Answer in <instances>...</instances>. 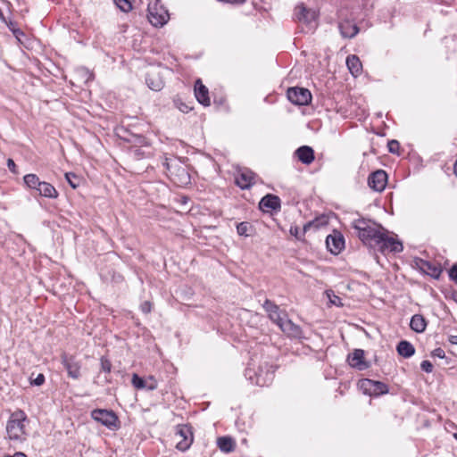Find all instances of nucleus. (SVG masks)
<instances>
[{
    "label": "nucleus",
    "mask_w": 457,
    "mask_h": 457,
    "mask_svg": "<svg viewBox=\"0 0 457 457\" xmlns=\"http://www.w3.org/2000/svg\"><path fill=\"white\" fill-rule=\"evenodd\" d=\"M352 226L363 244L370 247H373L378 238L381 239L384 228L371 220L359 218L353 220Z\"/></svg>",
    "instance_id": "nucleus-1"
},
{
    "label": "nucleus",
    "mask_w": 457,
    "mask_h": 457,
    "mask_svg": "<svg viewBox=\"0 0 457 457\" xmlns=\"http://www.w3.org/2000/svg\"><path fill=\"white\" fill-rule=\"evenodd\" d=\"M29 420L26 413L21 410L12 412L6 424L7 436L11 441L22 443L28 436L27 426Z\"/></svg>",
    "instance_id": "nucleus-2"
},
{
    "label": "nucleus",
    "mask_w": 457,
    "mask_h": 457,
    "mask_svg": "<svg viewBox=\"0 0 457 457\" xmlns=\"http://www.w3.org/2000/svg\"><path fill=\"white\" fill-rule=\"evenodd\" d=\"M373 247H377L382 253H400L403 250L402 242L390 236L386 228L381 233V239L378 238Z\"/></svg>",
    "instance_id": "nucleus-3"
},
{
    "label": "nucleus",
    "mask_w": 457,
    "mask_h": 457,
    "mask_svg": "<svg viewBox=\"0 0 457 457\" xmlns=\"http://www.w3.org/2000/svg\"><path fill=\"white\" fill-rule=\"evenodd\" d=\"M148 20L155 27L163 26L169 20L168 11L156 0L148 5Z\"/></svg>",
    "instance_id": "nucleus-4"
},
{
    "label": "nucleus",
    "mask_w": 457,
    "mask_h": 457,
    "mask_svg": "<svg viewBox=\"0 0 457 457\" xmlns=\"http://www.w3.org/2000/svg\"><path fill=\"white\" fill-rule=\"evenodd\" d=\"M91 416L96 421L107 427L109 429L115 430L119 428L118 417L112 411L96 409L92 411Z\"/></svg>",
    "instance_id": "nucleus-5"
},
{
    "label": "nucleus",
    "mask_w": 457,
    "mask_h": 457,
    "mask_svg": "<svg viewBox=\"0 0 457 457\" xmlns=\"http://www.w3.org/2000/svg\"><path fill=\"white\" fill-rule=\"evenodd\" d=\"M175 436L177 438V449L179 451L187 450L193 443V432L191 427L187 425L177 426Z\"/></svg>",
    "instance_id": "nucleus-6"
},
{
    "label": "nucleus",
    "mask_w": 457,
    "mask_h": 457,
    "mask_svg": "<svg viewBox=\"0 0 457 457\" xmlns=\"http://www.w3.org/2000/svg\"><path fill=\"white\" fill-rule=\"evenodd\" d=\"M359 387L365 395H380L388 392V386L380 381L364 378L359 381Z\"/></svg>",
    "instance_id": "nucleus-7"
},
{
    "label": "nucleus",
    "mask_w": 457,
    "mask_h": 457,
    "mask_svg": "<svg viewBox=\"0 0 457 457\" xmlns=\"http://www.w3.org/2000/svg\"><path fill=\"white\" fill-rule=\"evenodd\" d=\"M245 376L253 384L260 386H268L273 378L272 372H270L268 370L264 372L262 367L259 368L258 371L252 368H247L245 371Z\"/></svg>",
    "instance_id": "nucleus-8"
},
{
    "label": "nucleus",
    "mask_w": 457,
    "mask_h": 457,
    "mask_svg": "<svg viewBox=\"0 0 457 457\" xmlns=\"http://www.w3.org/2000/svg\"><path fill=\"white\" fill-rule=\"evenodd\" d=\"M288 100L296 105H307L312 101L311 92L303 87H290L287 89Z\"/></svg>",
    "instance_id": "nucleus-9"
},
{
    "label": "nucleus",
    "mask_w": 457,
    "mask_h": 457,
    "mask_svg": "<svg viewBox=\"0 0 457 457\" xmlns=\"http://www.w3.org/2000/svg\"><path fill=\"white\" fill-rule=\"evenodd\" d=\"M263 308L267 312L269 318L276 323L278 327L286 320L287 315L284 312L279 310V307L270 300H266L263 303Z\"/></svg>",
    "instance_id": "nucleus-10"
},
{
    "label": "nucleus",
    "mask_w": 457,
    "mask_h": 457,
    "mask_svg": "<svg viewBox=\"0 0 457 457\" xmlns=\"http://www.w3.org/2000/svg\"><path fill=\"white\" fill-rule=\"evenodd\" d=\"M295 15L298 21L311 26L317 19V12L312 9L306 8L303 4L295 7Z\"/></svg>",
    "instance_id": "nucleus-11"
},
{
    "label": "nucleus",
    "mask_w": 457,
    "mask_h": 457,
    "mask_svg": "<svg viewBox=\"0 0 457 457\" xmlns=\"http://www.w3.org/2000/svg\"><path fill=\"white\" fill-rule=\"evenodd\" d=\"M387 182V174L382 170L372 172L369 179V186L375 191L381 192L386 187Z\"/></svg>",
    "instance_id": "nucleus-12"
},
{
    "label": "nucleus",
    "mask_w": 457,
    "mask_h": 457,
    "mask_svg": "<svg viewBox=\"0 0 457 457\" xmlns=\"http://www.w3.org/2000/svg\"><path fill=\"white\" fill-rule=\"evenodd\" d=\"M62 363L67 370L68 376L73 379H78L80 377V363L75 359L74 356H68L62 354Z\"/></svg>",
    "instance_id": "nucleus-13"
},
{
    "label": "nucleus",
    "mask_w": 457,
    "mask_h": 457,
    "mask_svg": "<svg viewBox=\"0 0 457 457\" xmlns=\"http://www.w3.org/2000/svg\"><path fill=\"white\" fill-rule=\"evenodd\" d=\"M255 175L248 169L239 170L235 181L241 189L250 188L254 184Z\"/></svg>",
    "instance_id": "nucleus-14"
},
{
    "label": "nucleus",
    "mask_w": 457,
    "mask_h": 457,
    "mask_svg": "<svg viewBox=\"0 0 457 457\" xmlns=\"http://www.w3.org/2000/svg\"><path fill=\"white\" fill-rule=\"evenodd\" d=\"M326 244L330 253L337 254L345 247V239L341 233L334 232L327 237Z\"/></svg>",
    "instance_id": "nucleus-15"
},
{
    "label": "nucleus",
    "mask_w": 457,
    "mask_h": 457,
    "mask_svg": "<svg viewBox=\"0 0 457 457\" xmlns=\"http://www.w3.org/2000/svg\"><path fill=\"white\" fill-rule=\"evenodd\" d=\"M131 384L137 389H146L153 391L157 388L158 384L156 379L153 376H149L146 378L139 377L137 374H133Z\"/></svg>",
    "instance_id": "nucleus-16"
},
{
    "label": "nucleus",
    "mask_w": 457,
    "mask_h": 457,
    "mask_svg": "<svg viewBox=\"0 0 457 457\" xmlns=\"http://www.w3.org/2000/svg\"><path fill=\"white\" fill-rule=\"evenodd\" d=\"M177 164L178 163L175 159H169L167 157H165L164 162H162V165L164 166L166 170L170 173V176L177 175V173H176V171H177L178 174L182 176L184 179L181 182L187 183V180L189 179V176H188L187 172L186 171L185 168H183L181 166H179L178 169H176L178 166Z\"/></svg>",
    "instance_id": "nucleus-17"
},
{
    "label": "nucleus",
    "mask_w": 457,
    "mask_h": 457,
    "mask_svg": "<svg viewBox=\"0 0 457 457\" xmlns=\"http://www.w3.org/2000/svg\"><path fill=\"white\" fill-rule=\"evenodd\" d=\"M347 361L350 366L359 370H366L369 367L368 363L364 361V351L361 349H355L348 355Z\"/></svg>",
    "instance_id": "nucleus-18"
},
{
    "label": "nucleus",
    "mask_w": 457,
    "mask_h": 457,
    "mask_svg": "<svg viewBox=\"0 0 457 457\" xmlns=\"http://www.w3.org/2000/svg\"><path fill=\"white\" fill-rule=\"evenodd\" d=\"M279 328L288 337L294 338H301L303 337V331L301 328L295 324L292 320L286 318V320L280 324Z\"/></svg>",
    "instance_id": "nucleus-19"
},
{
    "label": "nucleus",
    "mask_w": 457,
    "mask_h": 457,
    "mask_svg": "<svg viewBox=\"0 0 457 457\" xmlns=\"http://www.w3.org/2000/svg\"><path fill=\"white\" fill-rule=\"evenodd\" d=\"M259 205L260 209L264 212L278 210L280 208V199L277 195L269 194L262 198Z\"/></svg>",
    "instance_id": "nucleus-20"
},
{
    "label": "nucleus",
    "mask_w": 457,
    "mask_h": 457,
    "mask_svg": "<svg viewBox=\"0 0 457 457\" xmlns=\"http://www.w3.org/2000/svg\"><path fill=\"white\" fill-rule=\"evenodd\" d=\"M195 95L197 101L204 106L211 104L208 88L203 85L200 79L196 80L195 85Z\"/></svg>",
    "instance_id": "nucleus-21"
},
{
    "label": "nucleus",
    "mask_w": 457,
    "mask_h": 457,
    "mask_svg": "<svg viewBox=\"0 0 457 457\" xmlns=\"http://www.w3.org/2000/svg\"><path fill=\"white\" fill-rule=\"evenodd\" d=\"M295 155L304 164H310L314 160L313 149L307 145H303L295 151Z\"/></svg>",
    "instance_id": "nucleus-22"
},
{
    "label": "nucleus",
    "mask_w": 457,
    "mask_h": 457,
    "mask_svg": "<svg viewBox=\"0 0 457 457\" xmlns=\"http://www.w3.org/2000/svg\"><path fill=\"white\" fill-rule=\"evenodd\" d=\"M146 84L154 91H160L164 86L162 78L156 72H149L145 79Z\"/></svg>",
    "instance_id": "nucleus-23"
},
{
    "label": "nucleus",
    "mask_w": 457,
    "mask_h": 457,
    "mask_svg": "<svg viewBox=\"0 0 457 457\" xmlns=\"http://www.w3.org/2000/svg\"><path fill=\"white\" fill-rule=\"evenodd\" d=\"M41 196L55 199L58 197V192L55 187L48 182L41 181L37 190Z\"/></svg>",
    "instance_id": "nucleus-24"
},
{
    "label": "nucleus",
    "mask_w": 457,
    "mask_h": 457,
    "mask_svg": "<svg viewBox=\"0 0 457 457\" xmlns=\"http://www.w3.org/2000/svg\"><path fill=\"white\" fill-rule=\"evenodd\" d=\"M339 29L341 32V35L344 37H353L358 32L359 28L356 24H353L350 21H344L339 23Z\"/></svg>",
    "instance_id": "nucleus-25"
},
{
    "label": "nucleus",
    "mask_w": 457,
    "mask_h": 457,
    "mask_svg": "<svg viewBox=\"0 0 457 457\" xmlns=\"http://www.w3.org/2000/svg\"><path fill=\"white\" fill-rule=\"evenodd\" d=\"M217 445L221 452L228 453L235 450L236 443L229 436H220L217 439Z\"/></svg>",
    "instance_id": "nucleus-26"
},
{
    "label": "nucleus",
    "mask_w": 457,
    "mask_h": 457,
    "mask_svg": "<svg viewBox=\"0 0 457 457\" xmlns=\"http://www.w3.org/2000/svg\"><path fill=\"white\" fill-rule=\"evenodd\" d=\"M399 355L404 358H410L415 353L414 346L408 341H400L396 347Z\"/></svg>",
    "instance_id": "nucleus-27"
},
{
    "label": "nucleus",
    "mask_w": 457,
    "mask_h": 457,
    "mask_svg": "<svg viewBox=\"0 0 457 457\" xmlns=\"http://www.w3.org/2000/svg\"><path fill=\"white\" fill-rule=\"evenodd\" d=\"M346 65L350 72L355 77L360 74L362 68L361 62L356 55H349L346 58Z\"/></svg>",
    "instance_id": "nucleus-28"
},
{
    "label": "nucleus",
    "mask_w": 457,
    "mask_h": 457,
    "mask_svg": "<svg viewBox=\"0 0 457 457\" xmlns=\"http://www.w3.org/2000/svg\"><path fill=\"white\" fill-rule=\"evenodd\" d=\"M410 327L417 333H421L426 329L427 322L422 315L415 314L411 317Z\"/></svg>",
    "instance_id": "nucleus-29"
},
{
    "label": "nucleus",
    "mask_w": 457,
    "mask_h": 457,
    "mask_svg": "<svg viewBox=\"0 0 457 457\" xmlns=\"http://www.w3.org/2000/svg\"><path fill=\"white\" fill-rule=\"evenodd\" d=\"M312 227H315V228L319 227L317 220H312V221L307 222L303 226L302 231L299 229L298 227H291L290 228V234L292 236L295 237L297 239H301L302 237Z\"/></svg>",
    "instance_id": "nucleus-30"
},
{
    "label": "nucleus",
    "mask_w": 457,
    "mask_h": 457,
    "mask_svg": "<svg viewBox=\"0 0 457 457\" xmlns=\"http://www.w3.org/2000/svg\"><path fill=\"white\" fill-rule=\"evenodd\" d=\"M23 180L28 187L35 190H37L41 183L39 178L36 174H27L24 176Z\"/></svg>",
    "instance_id": "nucleus-31"
},
{
    "label": "nucleus",
    "mask_w": 457,
    "mask_h": 457,
    "mask_svg": "<svg viewBox=\"0 0 457 457\" xmlns=\"http://www.w3.org/2000/svg\"><path fill=\"white\" fill-rule=\"evenodd\" d=\"M129 154L136 160H141L143 158H146L151 155L150 151L145 150L144 147H136V146H133L130 148Z\"/></svg>",
    "instance_id": "nucleus-32"
},
{
    "label": "nucleus",
    "mask_w": 457,
    "mask_h": 457,
    "mask_svg": "<svg viewBox=\"0 0 457 457\" xmlns=\"http://www.w3.org/2000/svg\"><path fill=\"white\" fill-rule=\"evenodd\" d=\"M423 269L426 273H428V275L435 278H438L442 272V269L440 267L433 265L428 262H425L423 263Z\"/></svg>",
    "instance_id": "nucleus-33"
},
{
    "label": "nucleus",
    "mask_w": 457,
    "mask_h": 457,
    "mask_svg": "<svg viewBox=\"0 0 457 457\" xmlns=\"http://www.w3.org/2000/svg\"><path fill=\"white\" fill-rule=\"evenodd\" d=\"M65 179L72 188L75 189L79 186V179L74 173H65Z\"/></svg>",
    "instance_id": "nucleus-34"
},
{
    "label": "nucleus",
    "mask_w": 457,
    "mask_h": 457,
    "mask_svg": "<svg viewBox=\"0 0 457 457\" xmlns=\"http://www.w3.org/2000/svg\"><path fill=\"white\" fill-rule=\"evenodd\" d=\"M117 6L123 12H127L131 10L132 5L129 0H114Z\"/></svg>",
    "instance_id": "nucleus-35"
},
{
    "label": "nucleus",
    "mask_w": 457,
    "mask_h": 457,
    "mask_svg": "<svg viewBox=\"0 0 457 457\" xmlns=\"http://www.w3.org/2000/svg\"><path fill=\"white\" fill-rule=\"evenodd\" d=\"M30 385L32 386H42L45 383V376L42 373L37 374V376L33 378V373L31 374L29 378Z\"/></svg>",
    "instance_id": "nucleus-36"
},
{
    "label": "nucleus",
    "mask_w": 457,
    "mask_h": 457,
    "mask_svg": "<svg viewBox=\"0 0 457 457\" xmlns=\"http://www.w3.org/2000/svg\"><path fill=\"white\" fill-rule=\"evenodd\" d=\"M249 228H250L249 223L240 222L237 226V231L238 235L247 237L248 236L247 232H248Z\"/></svg>",
    "instance_id": "nucleus-37"
},
{
    "label": "nucleus",
    "mask_w": 457,
    "mask_h": 457,
    "mask_svg": "<svg viewBox=\"0 0 457 457\" xmlns=\"http://www.w3.org/2000/svg\"><path fill=\"white\" fill-rule=\"evenodd\" d=\"M101 370L104 372L110 373L112 370V364L110 361L105 357H101Z\"/></svg>",
    "instance_id": "nucleus-38"
},
{
    "label": "nucleus",
    "mask_w": 457,
    "mask_h": 457,
    "mask_svg": "<svg viewBox=\"0 0 457 457\" xmlns=\"http://www.w3.org/2000/svg\"><path fill=\"white\" fill-rule=\"evenodd\" d=\"M388 150L390 153L395 154L398 152L400 145L396 140H391L388 142Z\"/></svg>",
    "instance_id": "nucleus-39"
},
{
    "label": "nucleus",
    "mask_w": 457,
    "mask_h": 457,
    "mask_svg": "<svg viewBox=\"0 0 457 457\" xmlns=\"http://www.w3.org/2000/svg\"><path fill=\"white\" fill-rule=\"evenodd\" d=\"M420 368L427 373H431L433 371V365L429 361H423L420 364Z\"/></svg>",
    "instance_id": "nucleus-40"
},
{
    "label": "nucleus",
    "mask_w": 457,
    "mask_h": 457,
    "mask_svg": "<svg viewBox=\"0 0 457 457\" xmlns=\"http://www.w3.org/2000/svg\"><path fill=\"white\" fill-rule=\"evenodd\" d=\"M140 310L145 314L150 313L152 311V303L149 301H145L140 304Z\"/></svg>",
    "instance_id": "nucleus-41"
},
{
    "label": "nucleus",
    "mask_w": 457,
    "mask_h": 457,
    "mask_svg": "<svg viewBox=\"0 0 457 457\" xmlns=\"http://www.w3.org/2000/svg\"><path fill=\"white\" fill-rule=\"evenodd\" d=\"M431 355L433 357H437V358H440V359H443L445 357V351L438 347V348H436L435 350L432 351L431 353Z\"/></svg>",
    "instance_id": "nucleus-42"
},
{
    "label": "nucleus",
    "mask_w": 457,
    "mask_h": 457,
    "mask_svg": "<svg viewBox=\"0 0 457 457\" xmlns=\"http://www.w3.org/2000/svg\"><path fill=\"white\" fill-rule=\"evenodd\" d=\"M449 277L452 280L457 282V263L454 264L449 270Z\"/></svg>",
    "instance_id": "nucleus-43"
},
{
    "label": "nucleus",
    "mask_w": 457,
    "mask_h": 457,
    "mask_svg": "<svg viewBox=\"0 0 457 457\" xmlns=\"http://www.w3.org/2000/svg\"><path fill=\"white\" fill-rule=\"evenodd\" d=\"M328 296L331 303L337 305V306L342 305L341 299L338 296L335 295L334 294L331 296L329 293H328Z\"/></svg>",
    "instance_id": "nucleus-44"
},
{
    "label": "nucleus",
    "mask_w": 457,
    "mask_h": 457,
    "mask_svg": "<svg viewBox=\"0 0 457 457\" xmlns=\"http://www.w3.org/2000/svg\"><path fill=\"white\" fill-rule=\"evenodd\" d=\"M7 167H8V169H9L12 173H14V174H16V173H17L16 164H15V162H13V160H12V159L9 158V159L7 160Z\"/></svg>",
    "instance_id": "nucleus-45"
},
{
    "label": "nucleus",
    "mask_w": 457,
    "mask_h": 457,
    "mask_svg": "<svg viewBox=\"0 0 457 457\" xmlns=\"http://www.w3.org/2000/svg\"><path fill=\"white\" fill-rule=\"evenodd\" d=\"M179 109L182 112H188V111L190 110V108L185 104H181L180 106H179Z\"/></svg>",
    "instance_id": "nucleus-46"
},
{
    "label": "nucleus",
    "mask_w": 457,
    "mask_h": 457,
    "mask_svg": "<svg viewBox=\"0 0 457 457\" xmlns=\"http://www.w3.org/2000/svg\"><path fill=\"white\" fill-rule=\"evenodd\" d=\"M449 341H450L452 344H455V345H457V336H451V337H450Z\"/></svg>",
    "instance_id": "nucleus-47"
},
{
    "label": "nucleus",
    "mask_w": 457,
    "mask_h": 457,
    "mask_svg": "<svg viewBox=\"0 0 457 457\" xmlns=\"http://www.w3.org/2000/svg\"><path fill=\"white\" fill-rule=\"evenodd\" d=\"M453 170H454V174L457 176V161L454 163Z\"/></svg>",
    "instance_id": "nucleus-48"
},
{
    "label": "nucleus",
    "mask_w": 457,
    "mask_h": 457,
    "mask_svg": "<svg viewBox=\"0 0 457 457\" xmlns=\"http://www.w3.org/2000/svg\"><path fill=\"white\" fill-rule=\"evenodd\" d=\"M454 437L457 439V434H454Z\"/></svg>",
    "instance_id": "nucleus-49"
}]
</instances>
